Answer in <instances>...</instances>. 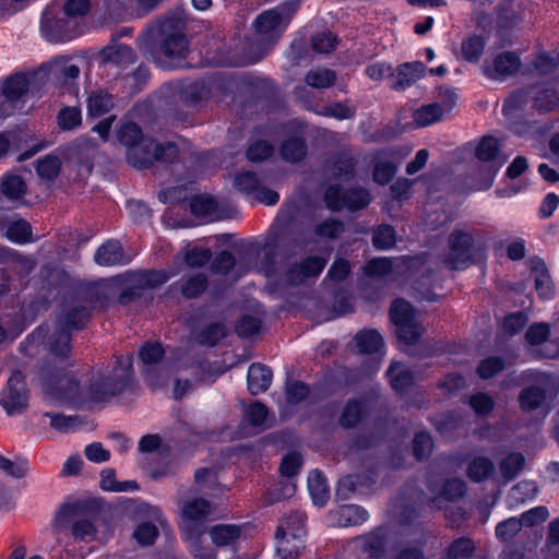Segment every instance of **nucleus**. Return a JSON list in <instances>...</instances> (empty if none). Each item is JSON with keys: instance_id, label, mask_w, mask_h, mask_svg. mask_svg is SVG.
Here are the masks:
<instances>
[{"instance_id": "obj_1", "label": "nucleus", "mask_w": 559, "mask_h": 559, "mask_svg": "<svg viewBox=\"0 0 559 559\" xmlns=\"http://www.w3.org/2000/svg\"><path fill=\"white\" fill-rule=\"evenodd\" d=\"M118 140L127 147V159L133 167L143 169L155 162L174 163L178 158V146L174 142L157 144L152 138L143 136L141 128L134 122L121 124Z\"/></svg>"}, {"instance_id": "obj_2", "label": "nucleus", "mask_w": 559, "mask_h": 559, "mask_svg": "<svg viewBox=\"0 0 559 559\" xmlns=\"http://www.w3.org/2000/svg\"><path fill=\"white\" fill-rule=\"evenodd\" d=\"M298 8V1L292 0L257 16L253 23L255 33L250 46V62L261 60L278 41Z\"/></svg>"}, {"instance_id": "obj_3", "label": "nucleus", "mask_w": 559, "mask_h": 559, "mask_svg": "<svg viewBox=\"0 0 559 559\" xmlns=\"http://www.w3.org/2000/svg\"><path fill=\"white\" fill-rule=\"evenodd\" d=\"M169 278L165 271L157 270H140L136 272H128L110 280L109 283L94 289L97 300L100 296L107 298L109 293L119 289L117 302L120 306H127L140 299L145 289L155 288L167 282Z\"/></svg>"}, {"instance_id": "obj_4", "label": "nucleus", "mask_w": 559, "mask_h": 559, "mask_svg": "<svg viewBox=\"0 0 559 559\" xmlns=\"http://www.w3.org/2000/svg\"><path fill=\"white\" fill-rule=\"evenodd\" d=\"M138 44L144 51L156 48L169 59L185 58L189 49L187 36L170 20L147 26L139 37Z\"/></svg>"}, {"instance_id": "obj_5", "label": "nucleus", "mask_w": 559, "mask_h": 559, "mask_svg": "<svg viewBox=\"0 0 559 559\" xmlns=\"http://www.w3.org/2000/svg\"><path fill=\"white\" fill-rule=\"evenodd\" d=\"M68 530L76 542H90L96 538L97 528L90 514L87 502L64 503L58 509L52 522V532L59 534Z\"/></svg>"}, {"instance_id": "obj_6", "label": "nucleus", "mask_w": 559, "mask_h": 559, "mask_svg": "<svg viewBox=\"0 0 559 559\" xmlns=\"http://www.w3.org/2000/svg\"><path fill=\"white\" fill-rule=\"evenodd\" d=\"M290 214L281 213L262 247L263 263L266 272H275L280 263L288 260L294 253L296 242L292 238L289 225Z\"/></svg>"}, {"instance_id": "obj_7", "label": "nucleus", "mask_w": 559, "mask_h": 559, "mask_svg": "<svg viewBox=\"0 0 559 559\" xmlns=\"http://www.w3.org/2000/svg\"><path fill=\"white\" fill-rule=\"evenodd\" d=\"M449 250L444 263L453 270L465 267L473 261L480 247V231L454 228L448 237Z\"/></svg>"}, {"instance_id": "obj_8", "label": "nucleus", "mask_w": 559, "mask_h": 559, "mask_svg": "<svg viewBox=\"0 0 559 559\" xmlns=\"http://www.w3.org/2000/svg\"><path fill=\"white\" fill-rule=\"evenodd\" d=\"M131 358H127L124 365L121 359L118 360V367L114 369L110 377L98 378L91 382L84 399L86 402L103 403L111 397L122 393L130 381Z\"/></svg>"}, {"instance_id": "obj_9", "label": "nucleus", "mask_w": 559, "mask_h": 559, "mask_svg": "<svg viewBox=\"0 0 559 559\" xmlns=\"http://www.w3.org/2000/svg\"><path fill=\"white\" fill-rule=\"evenodd\" d=\"M43 397L49 405L68 403L82 405L85 403L84 392L80 390L79 381L70 373L46 380L43 385Z\"/></svg>"}, {"instance_id": "obj_10", "label": "nucleus", "mask_w": 559, "mask_h": 559, "mask_svg": "<svg viewBox=\"0 0 559 559\" xmlns=\"http://www.w3.org/2000/svg\"><path fill=\"white\" fill-rule=\"evenodd\" d=\"M0 406L8 416L24 414L29 406V390L25 376L15 370L0 391Z\"/></svg>"}, {"instance_id": "obj_11", "label": "nucleus", "mask_w": 559, "mask_h": 559, "mask_svg": "<svg viewBox=\"0 0 559 559\" xmlns=\"http://www.w3.org/2000/svg\"><path fill=\"white\" fill-rule=\"evenodd\" d=\"M165 350L159 343H145L139 352V357L144 365L145 380L152 388L164 385L171 368L167 362L162 361Z\"/></svg>"}, {"instance_id": "obj_12", "label": "nucleus", "mask_w": 559, "mask_h": 559, "mask_svg": "<svg viewBox=\"0 0 559 559\" xmlns=\"http://www.w3.org/2000/svg\"><path fill=\"white\" fill-rule=\"evenodd\" d=\"M390 318L396 326V335L406 345L416 344L424 333V328L414 316L411 304L395 300L390 309Z\"/></svg>"}, {"instance_id": "obj_13", "label": "nucleus", "mask_w": 559, "mask_h": 559, "mask_svg": "<svg viewBox=\"0 0 559 559\" xmlns=\"http://www.w3.org/2000/svg\"><path fill=\"white\" fill-rule=\"evenodd\" d=\"M371 197L364 188L343 189L340 185H331L324 193V202L329 210L340 212L347 209L350 212L369 205Z\"/></svg>"}, {"instance_id": "obj_14", "label": "nucleus", "mask_w": 559, "mask_h": 559, "mask_svg": "<svg viewBox=\"0 0 559 559\" xmlns=\"http://www.w3.org/2000/svg\"><path fill=\"white\" fill-rule=\"evenodd\" d=\"M80 75L79 66L71 63L68 59L58 58L50 62L41 64L32 73V79L38 83L53 81L59 84H69Z\"/></svg>"}, {"instance_id": "obj_15", "label": "nucleus", "mask_w": 559, "mask_h": 559, "mask_svg": "<svg viewBox=\"0 0 559 559\" xmlns=\"http://www.w3.org/2000/svg\"><path fill=\"white\" fill-rule=\"evenodd\" d=\"M440 95L444 99L443 104L423 105L414 111L413 118L417 127L423 128L440 121L453 108L456 100L455 93L450 88H441Z\"/></svg>"}, {"instance_id": "obj_16", "label": "nucleus", "mask_w": 559, "mask_h": 559, "mask_svg": "<svg viewBox=\"0 0 559 559\" xmlns=\"http://www.w3.org/2000/svg\"><path fill=\"white\" fill-rule=\"evenodd\" d=\"M326 264L321 257H308L300 263L290 265L285 274V281L290 286H298L309 278L320 275Z\"/></svg>"}, {"instance_id": "obj_17", "label": "nucleus", "mask_w": 559, "mask_h": 559, "mask_svg": "<svg viewBox=\"0 0 559 559\" xmlns=\"http://www.w3.org/2000/svg\"><path fill=\"white\" fill-rule=\"evenodd\" d=\"M191 212L195 216L218 221L231 217L235 212L233 206L222 207L216 199L211 195H198L190 202Z\"/></svg>"}, {"instance_id": "obj_18", "label": "nucleus", "mask_w": 559, "mask_h": 559, "mask_svg": "<svg viewBox=\"0 0 559 559\" xmlns=\"http://www.w3.org/2000/svg\"><path fill=\"white\" fill-rule=\"evenodd\" d=\"M521 66L519 57L511 51L499 53L491 63L483 66L484 74L491 80H504L518 72Z\"/></svg>"}, {"instance_id": "obj_19", "label": "nucleus", "mask_w": 559, "mask_h": 559, "mask_svg": "<svg viewBox=\"0 0 559 559\" xmlns=\"http://www.w3.org/2000/svg\"><path fill=\"white\" fill-rule=\"evenodd\" d=\"M425 73L426 66L420 61L400 64L392 70L390 87L395 91H404L424 78Z\"/></svg>"}, {"instance_id": "obj_20", "label": "nucleus", "mask_w": 559, "mask_h": 559, "mask_svg": "<svg viewBox=\"0 0 559 559\" xmlns=\"http://www.w3.org/2000/svg\"><path fill=\"white\" fill-rule=\"evenodd\" d=\"M94 261L100 266H112L129 262L120 241L116 239L107 240L94 254Z\"/></svg>"}, {"instance_id": "obj_21", "label": "nucleus", "mask_w": 559, "mask_h": 559, "mask_svg": "<svg viewBox=\"0 0 559 559\" xmlns=\"http://www.w3.org/2000/svg\"><path fill=\"white\" fill-rule=\"evenodd\" d=\"M273 379L272 370L262 364L255 362L250 365L247 374L248 390L251 395H258L265 392Z\"/></svg>"}, {"instance_id": "obj_22", "label": "nucleus", "mask_w": 559, "mask_h": 559, "mask_svg": "<svg viewBox=\"0 0 559 559\" xmlns=\"http://www.w3.org/2000/svg\"><path fill=\"white\" fill-rule=\"evenodd\" d=\"M207 276L204 273H197L180 278L171 284L170 288L180 292L185 298L192 299L201 296L207 288Z\"/></svg>"}, {"instance_id": "obj_23", "label": "nucleus", "mask_w": 559, "mask_h": 559, "mask_svg": "<svg viewBox=\"0 0 559 559\" xmlns=\"http://www.w3.org/2000/svg\"><path fill=\"white\" fill-rule=\"evenodd\" d=\"M0 228L15 242H26L32 236V227L25 219H7L3 213H0Z\"/></svg>"}, {"instance_id": "obj_24", "label": "nucleus", "mask_w": 559, "mask_h": 559, "mask_svg": "<svg viewBox=\"0 0 559 559\" xmlns=\"http://www.w3.org/2000/svg\"><path fill=\"white\" fill-rule=\"evenodd\" d=\"M476 157L486 163H492L496 171L506 163V157L499 155V143L493 136H484L476 147Z\"/></svg>"}, {"instance_id": "obj_25", "label": "nucleus", "mask_w": 559, "mask_h": 559, "mask_svg": "<svg viewBox=\"0 0 559 559\" xmlns=\"http://www.w3.org/2000/svg\"><path fill=\"white\" fill-rule=\"evenodd\" d=\"M546 400V391L539 385H528L519 394L520 408L526 413L543 408Z\"/></svg>"}, {"instance_id": "obj_26", "label": "nucleus", "mask_w": 559, "mask_h": 559, "mask_svg": "<svg viewBox=\"0 0 559 559\" xmlns=\"http://www.w3.org/2000/svg\"><path fill=\"white\" fill-rule=\"evenodd\" d=\"M91 317L86 306L75 304L68 307L58 319V325L69 329H82Z\"/></svg>"}, {"instance_id": "obj_27", "label": "nucleus", "mask_w": 559, "mask_h": 559, "mask_svg": "<svg viewBox=\"0 0 559 559\" xmlns=\"http://www.w3.org/2000/svg\"><path fill=\"white\" fill-rule=\"evenodd\" d=\"M31 80L33 82H38L32 78L29 79L23 73H15L5 80L1 93H3V95H5L7 98L15 105V103L28 91Z\"/></svg>"}, {"instance_id": "obj_28", "label": "nucleus", "mask_w": 559, "mask_h": 559, "mask_svg": "<svg viewBox=\"0 0 559 559\" xmlns=\"http://www.w3.org/2000/svg\"><path fill=\"white\" fill-rule=\"evenodd\" d=\"M535 273V289L539 297L550 299L555 295L554 283L543 260L532 261Z\"/></svg>"}, {"instance_id": "obj_29", "label": "nucleus", "mask_w": 559, "mask_h": 559, "mask_svg": "<svg viewBox=\"0 0 559 559\" xmlns=\"http://www.w3.org/2000/svg\"><path fill=\"white\" fill-rule=\"evenodd\" d=\"M386 376L394 391L405 392L414 382V373L400 362H392Z\"/></svg>"}, {"instance_id": "obj_30", "label": "nucleus", "mask_w": 559, "mask_h": 559, "mask_svg": "<svg viewBox=\"0 0 559 559\" xmlns=\"http://www.w3.org/2000/svg\"><path fill=\"white\" fill-rule=\"evenodd\" d=\"M533 92V105L532 107L539 112H546L552 110L558 102L559 97L555 90L535 85L532 86Z\"/></svg>"}, {"instance_id": "obj_31", "label": "nucleus", "mask_w": 559, "mask_h": 559, "mask_svg": "<svg viewBox=\"0 0 559 559\" xmlns=\"http://www.w3.org/2000/svg\"><path fill=\"white\" fill-rule=\"evenodd\" d=\"M102 56L105 61L118 66L132 64L136 60L135 52L127 45H109L103 49Z\"/></svg>"}, {"instance_id": "obj_32", "label": "nucleus", "mask_w": 559, "mask_h": 559, "mask_svg": "<svg viewBox=\"0 0 559 559\" xmlns=\"http://www.w3.org/2000/svg\"><path fill=\"white\" fill-rule=\"evenodd\" d=\"M308 490L314 504L323 506L328 501L330 490L326 479L320 471L314 469L309 474Z\"/></svg>"}, {"instance_id": "obj_33", "label": "nucleus", "mask_w": 559, "mask_h": 559, "mask_svg": "<svg viewBox=\"0 0 559 559\" xmlns=\"http://www.w3.org/2000/svg\"><path fill=\"white\" fill-rule=\"evenodd\" d=\"M356 543L372 559L381 558L385 550V538L381 531L358 537Z\"/></svg>"}, {"instance_id": "obj_34", "label": "nucleus", "mask_w": 559, "mask_h": 559, "mask_svg": "<svg viewBox=\"0 0 559 559\" xmlns=\"http://www.w3.org/2000/svg\"><path fill=\"white\" fill-rule=\"evenodd\" d=\"M304 522V514L292 512L281 520L275 536L304 537L306 534Z\"/></svg>"}, {"instance_id": "obj_35", "label": "nucleus", "mask_w": 559, "mask_h": 559, "mask_svg": "<svg viewBox=\"0 0 559 559\" xmlns=\"http://www.w3.org/2000/svg\"><path fill=\"white\" fill-rule=\"evenodd\" d=\"M209 534L217 547L233 545L240 536V527L234 524H217L210 528Z\"/></svg>"}, {"instance_id": "obj_36", "label": "nucleus", "mask_w": 559, "mask_h": 559, "mask_svg": "<svg viewBox=\"0 0 559 559\" xmlns=\"http://www.w3.org/2000/svg\"><path fill=\"white\" fill-rule=\"evenodd\" d=\"M114 107V99L110 94L104 91H94L87 98V114L96 118L109 112Z\"/></svg>"}, {"instance_id": "obj_37", "label": "nucleus", "mask_w": 559, "mask_h": 559, "mask_svg": "<svg viewBox=\"0 0 559 559\" xmlns=\"http://www.w3.org/2000/svg\"><path fill=\"white\" fill-rule=\"evenodd\" d=\"M0 191L7 199L15 201L26 193V183L22 177L7 174L1 179Z\"/></svg>"}, {"instance_id": "obj_38", "label": "nucleus", "mask_w": 559, "mask_h": 559, "mask_svg": "<svg viewBox=\"0 0 559 559\" xmlns=\"http://www.w3.org/2000/svg\"><path fill=\"white\" fill-rule=\"evenodd\" d=\"M277 539L276 551L282 559H297L305 548L302 537L275 536Z\"/></svg>"}, {"instance_id": "obj_39", "label": "nucleus", "mask_w": 559, "mask_h": 559, "mask_svg": "<svg viewBox=\"0 0 559 559\" xmlns=\"http://www.w3.org/2000/svg\"><path fill=\"white\" fill-rule=\"evenodd\" d=\"M495 465L486 456H477L471 461L467 467V476L471 480L479 483L491 476Z\"/></svg>"}, {"instance_id": "obj_40", "label": "nucleus", "mask_w": 559, "mask_h": 559, "mask_svg": "<svg viewBox=\"0 0 559 559\" xmlns=\"http://www.w3.org/2000/svg\"><path fill=\"white\" fill-rule=\"evenodd\" d=\"M476 546L469 537H459L454 539L447 548L448 559H471L475 552Z\"/></svg>"}, {"instance_id": "obj_41", "label": "nucleus", "mask_w": 559, "mask_h": 559, "mask_svg": "<svg viewBox=\"0 0 559 559\" xmlns=\"http://www.w3.org/2000/svg\"><path fill=\"white\" fill-rule=\"evenodd\" d=\"M335 81V71L324 68L310 70L305 76L307 85L313 88H328L334 85Z\"/></svg>"}, {"instance_id": "obj_42", "label": "nucleus", "mask_w": 559, "mask_h": 559, "mask_svg": "<svg viewBox=\"0 0 559 559\" xmlns=\"http://www.w3.org/2000/svg\"><path fill=\"white\" fill-rule=\"evenodd\" d=\"M367 516V511L356 504L342 506L338 510V523L342 526L359 525Z\"/></svg>"}, {"instance_id": "obj_43", "label": "nucleus", "mask_w": 559, "mask_h": 559, "mask_svg": "<svg viewBox=\"0 0 559 559\" xmlns=\"http://www.w3.org/2000/svg\"><path fill=\"white\" fill-rule=\"evenodd\" d=\"M44 416L49 417L50 426L60 432L78 430L84 424L83 418L80 416H66L50 412H46Z\"/></svg>"}, {"instance_id": "obj_44", "label": "nucleus", "mask_w": 559, "mask_h": 559, "mask_svg": "<svg viewBox=\"0 0 559 559\" xmlns=\"http://www.w3.org/2000/svg\"><path fill=\"white\" fill-rule=\"evenodd\" d=\"M226 336V326L223 323L215 322L205 326L200 331L195 341L200 345L215 346L222 338Z\"/></svg>"}, {"instance_id": "obj_45", "label": "nucleus", "mask_w": 559, "mask_h": 559, "mask_svg": "<svg viewBox=\"0 0 559 559\" xmlns=\"http://www.w3.org/2000/svg\"><path fill=\"white\" fill-rule=\"evenodd\" d=\"M525 457L521 453H511L500 463V472L506 481L515 478L524 468Z\"/></svg>"}, {"instance_id": "obj_46", "label": "nucleus", "mask_w": 559, "mask_h": 559, "mask_svg": "<svg viewBox=\"0 0 559 559\" xmlns=\"http://www.w3.org/2000/svg\"><path fill=\"white\" fill-rule=\"evenodd\" d=\"M61 160L58 156L47 155L37 162L36 171L44 181H53L60 174Z\"/></svg>"}, {"instance_id": "obj_47", "label": "nucleus", "mask_w": 559, "mask_h": 559, "mask_svg": "<svg viewBox=\"0 0 559 559\" xmlns=\"http://www.w3.org/2000/svg\"><path fill=\"white\" fill-rule=\"evenodd\" d=\"M211 511V503L203 498L188 500L182 506V513L189 521H199L204 519Z\"/></svg>"}, {"instance_id": "obj_48", "label": "nucleus", "mask_w": 559, "mask_h": 559, "mask_svg": "<svg viewBox=\"0 0 559 559\" xmlns=\"http://www.w3.org/2000/svg\"><path fill=\"white\" fill-rule=\"evenodd\" d=\"M245 417L247 421L254 427L269 428V409L261 402H254L250 404L245 411Z\"/></svg>"}, {"instance_id": "obj_49", "label": "nucleus", "mask_w": 559, "mask_h": 559, "mask_svg": "<svg viewBox=\"0 0 559 559\" xmlns=\"http://www.w3.org/2000/svg\"><path fill=\"white\" fill-rule=\"evenodd\" d=\"M530 102L533 103L532 86L520 88L506 99L503 104V111L511 114L515 110H523Z\"/></svg>"}, {"instance_id": "obj_50", "label": "nucleus", "mask_w": 559, "mask_h": 559, "mask_svg": "<svg viewBox=\"0 0 559 559\" xmlns=\"http://www.w3.org/2000/svg\"><path fill=\"white\" fill-rule=\"evenodd\" d=\"M355 341L359 352L366 354L378 352L383 344L381 335L374 330L358 333Z\"/></svg>"}, {"instance_id": "obj_51", "label": "nucleus", "mask_w": 559, "mask_h": 559, "mask_svg": "<svg viewBox=\"0 0 559 559\" xmlns=\"http://www.w3.org/2000/svg\"><path fill=\"white\" fill-rule=\"evenodd\" d=\"M319 115L325 117H332L338 120L352 119L356 114L355 106L348 102H335L323 106L319 111Z\"/></svg>"}, {"instance_id": "obj_52", "label": "nucleus", "mask_w": 559, "mask_h": 559, "mask_svg": "<svg viewBox=\"0 0 559 559\" xmlns=\"http://www.w3.org/2000/svg\"><path fill=\"white\" fill-rule=\"evenodd\" d=\"M281 155L287 162L301 160L306 156L305 142L299 138H290L284 141L281 146Z\"/></svg>"}, {"instance_id": "obj_53", "label": "nucleus", "mask_w": 559, "mask_h": 559, "mask_svg": "<svg viewBox=\"0 0 559 559\" xmlns=\"http://www.w3.org/2000/svg\"><path fill=\"white\" fill-rule=\"evenodd\" d=\"M71 334L62 325L50 337V352L60 357H66L71 350L70 346Z\"/></svg>"}, {"instance_id": "obj_54", "label": "nucleus", "mask_w": 559, "mask_h": 559, "mask_svg": "<svg viewBox=\"0 0 559 559\" xmlns=\"http://www.w3.org/2000/svg\"><path fill=\"white\" fill-rule=\"evenodd\" d=\"M485 43L478 35H472L464 39L461 45L463 58L468 62H476L484 52Z\"/></svg>"}, {"instance_id": "obj_55", "label": "nucleus", "mask_w": 559, "mask_h": 559, "mask_svg": "<svg viewBox=\"0 0 559 559\" xmlns=\"http://www.w3.org/2000/svg\"><path fill=\"white\" fill-rule=\"evenodd\" d=\"M158 534L159 532L156 524L144 521L135 527L132 536L140 546L146 547L155 543Z\"/></svg>"}, {"instance_id": "obj_56", "label": "nucleus", "mask_w": 559, "mask_h": 559, "mask_svg": "<svg viewBox=\"0 0 559 559\" xmlns=\"http://www.w3.org/2000/svg\"><path fill=\"white\" fill-rule=\"evenodd\" d=\"M0 471L13 478H22L28 473V463L24 459L11 461L0 454Z\"/></svg>"}, {"instance_id": "obj_57", "label": "nucleus", "mask_w": 559, "mask_h": 559, "mask_svg": "<svg viewBox=\"0 0 559 559\" xmlns=\"http://www.w3.org/2000/svg\"><path fill=\"white\" fill-rule=\"evenodd\" d=\"M372 245L377 249L388 250L395 245V230L390 225H381L372 236Z\"/></svg>"}, {"instance_id": "obj_58", "label": "nucleus", "mask_w": 559, "mask_h": 559, "mask_svg": "<svg viewBox=\"0 0 559 559\" xmlns=\"http://www.w3.org/2000/svg\"><path fill=\"white\" fill-rule=\"evenodd\" d=\"M337 44V37L331 32H321L312 36L311 48L318 53L332 52Z\"/></svg>"}, {"instance_id": "obj_59", "label": "nucleus", "mask_w": 559, "mask_h": 559, "mask_svg": "<svg viewBox=\"0 0 559 559\" xmlns=\"http://www.w3.org/2000/svg\"><path fill=\"white\" fill-rule=\"evenodd\" d=\"M344 233V225L341 221L329 218L316 226L314 234L324 239H336Z\"/></svg>"}, {"instance_id": "obj_60", "label": "nucleus", "mask_w": 559, "mask_h": 559, "mask_svg": "<svg viewBox=\"0 0 559 559\" xmlns=\"http://www.w3.org/2000/svg\"><path fill=\"white\" fill-rule=\"evenodd\" d=\"M82 122L81 110L78 107H64L58 114V124L62 130H72Z\"/></svg>"}, {"instance_id": "obj_61", "label": "nucleus", "mask_w": 559, "mask_h": 559, "mask_svg": "<svg viewBox=\"0 0 559 559\" xmlns=\"http://www.w3.org/2000/svg\"><path fill=\"white\" fill-rule=\"evenodd\" d=\"M522 527L523 525L519 518H510L496 526V536L502 542H510Z\"/></svg>"}, {"instance_id": "obj_62", "label": "nucleus", "mask_w": 559, "mask_h": 559, "mask_svg": "<svg viewBox=\"0 0 559 559\" xmlns=\"http://www.w3.org/2000/svg\"><path fill=\"white\" fill-rule=\"evenodd\" d=\"M211 258L212 252L210 249L199 247L187 249L183 254L185 262L190 267H201L205 265Z\"/></svg>"}, {"instance_id": "obj_63", "label": "nucleus", "mask_w": 559, "mask_h": 559, "mask_svg": "<svg viewBox=\"0 0 559 559\" xmlns=\"http://www.w3.org/2000/svg\"><path fill=\"white\" fill-rule=\"evenodd\" d=\"M504 360L500 357L491 356L483 359L478 367L477 373L483 379H489L504 369Z\"/></svg>"}, {"instance_id": "obj_64", "label": "nucleus", "mask_w": 559, "mask_h": 559, "mask_svg": "<svg viewBox=\"0 0 559 559\" xmlns=\"http://www.w3.org/2000/svg\"><path fill=\"white\" fill-rule=\"evenodd\" d=\"M433 448V442L429 433L420 431L415 435L413 440L414 455L418 460L426 459L430 455Z\"/></svg>"}]
</instances>
